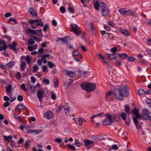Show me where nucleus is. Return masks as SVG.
Listing matches in <instances>:
<instances>
[{
	"label": "nucleus",
	"instance_id": "1",
	"mask_svg": "<svg viewBox=\"0 0 151 151\" xmlns=\"http://www.w3.org/2000/svg\"><path fill=\"white\" fill-rule=\"evenodd\" d=\"M128 87L126 85L121 86L119 89L115 90L114 94L119 101H122L124 97H127L129 94Z\"/></svg>",
	"mask_w": 151,
	"mask_h": 151
},
{
	"label": "nucleus",
	"instance_id": "2",
	"mask_svg": "<svg viewBox=\"0 0 151 151\" xmlns=\"http://www.w3.org/2000/svg\"><path fill=\"white\" fill-rule=\"evenodd\" d=\"M81 86L82 89L88 92L93 91L96 88V84L94 83L83 82L81 84Z\"/></svg>",
	"mask_w": 151,
	"mask_h": 151
},
{
	"label": "nucleus",
	"instance_id": "3",
	"mask_svg": "<svg viewBox=\"0 0 151 151\" xmlns=\"http://www.w3.org/2000/svg\"><path fill=\"white\" fill-rule=\"evenodd\" d=\"M115 120L114 117H112L110 114H107L106 115V119L102 121V124L105 126L110 125L114 122Z\"/></svg>",
	"mask_w": 151,
	"mask_h": 151
},
{
	"label": "nucleus",
	"instance_id": "4",
	"mask_svg": "<svg viewBox=\"0 0 151 151\" xmlns=\"http://www.w3.org/2000/svg\"><path fill=\"white\" fill-rule=\"evenodd\" d=\"M94 7L96 9H99L100 8L101 9H108V8L104 2H100L99 3L98 1L95 2Z\"/></svg>",
	"mask_w": 151,
	"mask_h": 151
},
{
	"label": "nucleus",
	"instance_id": "5",
	"mask_svg": "<svg viewBox=\"0 0 151 151\" xmlns=\"http://www.w3.org/2000/svg\"><path fill=\"white\" fill-rule=\"evenodd\" d=\"M24 109L27 110L24 105L22 104H19L17 106L15 109V111L20 114L21 113L22 110L23 111Z\"/></svg>",
	"mask_w": 151,
	"mask_h": 151
},
{
	"label": "nucleus",
	"instance_id": "6",
	"mask_svg": "<svg viewBox=\"0 0 151 151\" xmlns=\"http://www.w3.org/2000/svg\"><path fill=\"white\" fill-rule=\"evenodd\" d=\"M84 143L86 148L87 150H89L93 146V142L89 140L86 139L84 141Z\"/></svg>",
	"mask_w": 151,
	"mask_h": 151
},
{
	"label": "nucleus",
	"instance_id": "7",
	"mask_svg": "<svg viewBox=\"0 0 151 151\" xmlns=\"http://www.w3.org/2000/svg\"><path fill=\"white\" fill-rule=\"evenodd\" d=\"M119 12L121 14L123 15H127L129 16L133 15L134 14V12L129 11L119 10Z\"/></svg>",
	"mask_w": 151,
	"mask_h": 151
},
{
	"label": "nucleus",
	"instance_id": "8",
	"mask_svg": "<svg viewBox=\"0 0 151 151\" xmlns=\"http://www.w3.org/2000/svg\"><path fill=\"white\" fill-rule=\"evenodd\" d=\"M17 46V45L15 42H13L12 44H9L8 47H9L10 48L15 52L17 53V50L16 49Z\"/></svg>",
	"mask_w": 151,
	"mask_h": 151
},
{
	"label": "nucleus",
	"instance_id": "9",
	"mask_svg": "<svg viewBox=\"0 0 151 151\" xmlns=\"http://www.w3.org/2000/svg\"><path fill=\"white\" fill-rule=\"evenodd\" d=\"M70 26L71 27V29L72 31L74 32L76 35H79L81 34L80 32L78 29L77 25H76V27H74L73 26L72 24H71Z\"/></svg>",
	"mask_w": 151,
	"mask_h": 151
},
{
	"label": "nucleus",
	"instance_id": "10",
	"mask_svg": "<svg viewBox=\"0 0 151 151\" xmlns=\"http://www.w3.org/2000/svg\"><path fill=\"white\" fill-rule=\"evenodd\" d=\"M30 22L31 24H33L34 22H35L37 26H42L44 25L43 22L40 21L39 19L33 20L30 21Z\"/></svg>",
	"mask_w": 151,
	"mask_h": 151
},
{
	"label": "nucleus",
	"instance_id": "11",
	"mask_svg": "<svg viewBox=\"0 0 151 151\" xmlns=\"http://www.w3.org/2000/svg\"><path fill=\"white\" fill-rule=\"evenodd\" d=\"M142 117L143 118V116L145 117L150 116L151 114L149 111L147 109H145L142 110Z\"/></svg>",
	"mask_w": 151,
	"mask_h": 151
},
{
	"label": "nucleus",
	"instance_id": "12",
	"mask_svg": "<svg viewBox=\"0 0 151 151\" xmlns=\"http://www.w3.org/2000/svg\"><path fill=\"white\" fill-rule=\"evenodd\" d=\"M44 116L48 119H52L53 117L52 114L50 111L47 112L45 114Z\"/></svg>",
	"mask_w": 151,
	"mask_h": 151
},
{
	"label": "nucleus",
	"instance_id": "13",
	"mask_svg": "<svg viewBox=\"0 0 151 151\" xmlns=\"http://www.w3.org/2000/svg\"><path fill=\"white\" fill-rule=\"evenodd\" d=\"M65 74L68 76L71 77H74L76 76V74L73 71H70L66 70Z\"/></svg>",
	"mask_w": 151,
	"mask_h": 151
},
{
	"label": "nucleus",
	"instance_id": "14",
	"mask_svg": "<svg viewBox=\"0 0 151 151\" xmlns=\"http://www.w3.org/2000/svg\"><path fill=\"white\" fill-rule=\"evenodd\" d=\"M87 25L88 27L90 28V31L92 32L93 34H95L96 32L94 30V27L91 22H89L87 24Z\"/></svg>",
	"mask_w": 151,
	"mask_h": 151
},
{
	"label": "nucleus",
	"instance_id": "15",
	"mask_svg": "<svg viewBox=\"0 0 151 151\" xmlns=\"http://www.w3.org/2000/svg\"><path fill=\"white\" fill-rule=\"evenodd\" d=\"M109 55L107 57V58L108 60H112L113 59H116L117 58V56L116 55L113 53V54H107Z\"/></svg>",
	"mask_w": 151,
	"mask_h": 151
},
{
	"label": "nucleus",
	"instance_id": "16",
	"mask_svg": "<svg viewBox=\"0 0 151 151\" xmlns=\"http://www.w3.org/2000/svg\"><path fill=\"white\" fill-rule=\"evenodd\" d=\"M14 62L12 61H11L10 62L7 64L5 65V67L7 68H12L14 65Z\"/></svg>",
	"mask_w": 151,
	"mask_h": 151
},
{
	"label": "nucleus",
	"instance_id": "17",
	"mask_svg": "<svg viewBox=\"0 0 151 151\" xmlns=\"http://www.w3.org/2000/svg\"><path fill=\"white\" fill-rule=\"evenodd\" d=\"M119 31L123 35L127 37H129V34L127 30L124 29H121Z\"/></svg>",
	"mask_w": 151,
	"mask_h": 151
},
{
	"label": "nucleus",
	"instance_id": "18",
	"mask_svg": "<svg viewBox=\"0 0 151 151\" xmlns=\"http://www.w3.org/2000/svg\"><path fill=\"white\" fill-rule=\"evenodd\" d=\"M118 55L120 57V59L124 60L128 57V55L125 53L118 54Z\"/></svg>",
	"mask_w": 151,
	"mask_h": 151
},
{
	"label": "nucleus",
	"instance_id": "19",
	"mask_svg": "<svg viewBox=\"0 0 151 151\" xmlns=\"http://www.w3.org/2000/svg\"><path fill=\"white\" fill-rule=\"evenodd\" d=\"M104 114V112L100 113L96 115H94L91 116L90 117V119H91L92 122H95V121L93 120V119L94 118H95L97 116H101Z\"/></svg>",
	"mask_w": 151,
	"mask_h": 151
},
{
	"label": "nucleus",
	"instance_id": "20",
	"mask_svg": "<svg viewBox=\"0 0 151 151\" xmlns=\"http://www.w3.org/2000/svg\"><path fill=\"white\" fill-rule=\"evenodd\" d=\"M44 93V91L39 90L37 91V97L39 99H41L42 98L43 94Z\"/></svg>",
	"mask_w": 151,
	"mask_h": 151
},
{
	"label": "nucleus",
	"instance_id": "21",
	"mask_svg": "<svg viewBox=\"0 0 151 151\" xmlns=\"http://www.w3.org/2000/svg\"><path fill=\"white\" fill-rule=\"evenodd\" d=\"M28 12L33 17H36L37 18L38 17V16L35 10H28Z\"/></svg>",
	"mask_w": 151,
	"mask_h": 151
},
{
	"label": "nucleus",
	"instance_id": "22",
	"mask_svg": "<svg viewBox=\"0 0 151 151\" xmlns=\"http://www.w3.org/2000/svg\"><path fill=\"white\" fill-rule=\"evenodd\" d=\"M26 67V63L24 62H22L21 63L20 70L22 71H23L25 69Z\"/></svg>",
	"mask_w": 151,
	"mask_h": 151
},
{
	"label": "nucleus",
	"instance_id": "23",
	"mask_svg": "<svg viewBox=\"0 0 151 151\" xmlns=\"http://www.w3.org/2000/svg\"><path fill=\"white\" fill-rule=\"evenodd\" d=\"M68 6L66 8V6H62L60 8V9H73L72 7H70V6L69 4H67Z\"/></svg>",
	"mask_w": 151,
	"mask_h": 151
},
{
	"label": "nucleus",
	"instance_id": "24",
	"mask_svg": "<svg viewBox=\"0 0 151 151\" xmlns=\"http://www.w3.org/2000/svg\"><path fill=\"white\" fill-rule=\"evenodd\" d=\"M77 71L79 73L82 74H85L86 73H89L88 71H83L81 68H79Z\"/></svg>",
	"mask_w": 151,
	"mask_h": 151
},
{
	"label": "nucleus",
	"instance_id": "25",
	"mask_svg": "<svg viewBox=\"0 0 151 151\" xmlns=\"http://www.w3.org/2000/svg\"><path fill=\"white\" fill-rule=\"evenodd\" d=\"M33 20L30 19L28 20V22L29 23L31 27L33 29H35L37 27V25L35 22H34L33 24H31L30 23V21Z\"/></svg>",
	"mask_w": 151,
	"mask_h": 151
},
{
	"label": "nucleus",
	"instance_id": "26",
	"mask_svg": "<svg viewBox=\"0 0 151 151\" xmlns=\"http://www.w3.org/2000/svg\"><path fill=\"white\" fill-rule=\"evenodd\" d=\"M109 10H102L101 12L102 15L104 16H106L109 13Z\"/></svg>",
	"mask_w": 151,
	"mask_h": 151
},
{
	"label": "nucleus",
	"instance_id": "27",
	"mask_svg": "<svg viewBox=\"0 0 151 151\" xmlns=\"http://www.w3.org/2000/svg\"><path fill=\"white\" fill-rule=\"evenodd\" d=\"M4 138V140L5 141H10V139H12L13 137L12 136L9 135L8 137H7L6 136L4 135L3 136Z\"/></svg>",
	"mask_w": 151,
	"mask_h": 151
},
{
	"label": "nucleus",
	"instance_id": "28",
	"mask_svg": "<svg viewBox=\"0 0 151 151\" xmlns=\"http://www.w3.org/2000/svg\"><path fill=\"white\" fill-rule=\"evenodd\" d=\"M12 86L9 85L6 88V91L7 92L10 93L12 91Z\"/></svg>",
	"mask_w": 151,
	"mask_h": 151
},
{
	"label": "nucleus",
	"instance_id": "29",
	"mask_svg": "<svg viewBox=\"0 0 151 151\" xmlns=\"http://www.w3.org/2000/svg\"><path fill=\"white\" fill-rule=\"evenodd\" d=\"M30 142V141L29 140V139H28L26 141L25 143L24 144V147L26 149H27L29 147V143Z\"/></svg>",
	"mask_w": 151,
	"mask_h": 151
},
{
	"label": "nucleus",
	"instance_id": "30",
	"mask_svg": "<svg viewBox=\"0 0 151 151\" xmlns=\"http://www.w3.org/2000/svg\"><path fill=\"white\" fill-rule=\"evenodd\" d=\"M75 143L76 145L78 147H80L83 145V144L79 142L78 139L75 140Z\"/></svg>",
	"mask_w": 151,
	"mask_h": 151
},
{
	"label": "nucleus",
	"instance_id": "31",
	"mask_svg": "<svg viewBox=\"0 0 151 151\" xmlns=\"http://www.w3.org/2000/svg\"><path fill=\"white\" fill-rule=\"evenodd\" d=\"M42 131L41 129H39V130H32V134H33V135H36L38 133H40Z\"/></svg>",
	"mask_w": 151,
	"mask_h": 151
},
{
	"label": "nucleus",
	"instance_id": "32",
	"mask_svg": "<svg viewBox=\"0 0 151 151\" xmlns=\"http://www.w3.org/2000/svg\"><path fill=\"white\" fill-rule=\"evenodd\" d=\"M36 30H34L31 29H29L27 31V32H30L32 34L34 35L36 34H37V32H36Z\"/></svg>",
	"mask_w": 151,
	"mask_h": 151
},
{
	"label": "nucleus",
	"instance_id": "33",
	"mask_svg": "<svg viewBox=\"0 0 151 151\" xmlns=\"http://www.w3.org/2000/svg\"><path fill=\"white\" fill-rule=\"evenodd\" d=\"M15 77L17 79H21L22 77V75L21 73L19 72H18L15 75Z\"/></svg>",
	"mask_w": 151,
	"mask_h": 151
},
{
	"label": "nucleus",
	"instance_id": "34",
	"mask_svg": "<svg viewBox=\"0 0 151 151\" xmlns=\"http://www.w3.org/2000/svg\"><path fill=\"white\" fill-rule=\"evenodd\" d=\"M12 21H13L14 22L15 24H16L17 23V20L14 18H10L8 21V23H9Z\"/></svg>",
	"mask_w": 151,
	"mask_h": 151
},
{
	"label": "nucleus",
	"instance_id": "35",
	"mask_svg": "<svg viewBox=\"0 0 151 151\" xmlns=\"http://www.w3.org/2000/svg\"><path fill=\"white\" fill-rule=\"evenodd\" d=\"M125 111L128 114H130V109L129 107L127 105H126L125 106Z\"/></svg>",
	"mask_w": 151,
	"mask_h": 151
},
{
	"label": "nucleus",
	"instance_id": "36",
	"mask_svg": "<svg viewBox=\"0 0 151 151\" xmlns=\"http://www.w3.org/2000/svg\"><path fill=\"white\" fill-rule=\"evenodd\" d=\"M145 93L146 91L143 89H141L139 90L138 94L140 95H143Z\"/></svg>",
	"mask_w": 151,
	"mask_h": 151
},
{
	"label": "nucleus",
	"instance_id": "37",
	"mask_svg": "<svg viewBox=\"0 0 151 151\" xmlns=\"http://www.w3.org/2000/svg\"><path fill=\"white\" fill-rule=\"evenodd\" d=\"M122 119L124 121L126 119L127 116L126 114L124 113H122L120 115Z\"/></svg>",
	"mask_w": 151,
	"mask_h": 151
},
{
	"label": "nucleus",
	"instance_id": "38",
	"mask_svg": "<svg viewBox=\"0 0 151 151\" xmlns=\"http://www.w3.org/2000/svg\"><path fill=\"white\" fill-rule=\"evenodd\" d=\"M7 46L6 45H4L3 46H1L0 45V51H2L3 50H5L7 48Z\"/></svg>",
	"mask_w": 151,
	"mask_h": 151
},
{
	"label": "nucleus",
	"instance_id": "39",
	"mask_svg": "<svg viewBox=\"0 0 151 151\" xmlns=\"http://www.w3.org/2000/svg\"><path fill=\"white\" fill-rule=\"evenodd\" d=\"M20 87L21 89L23 90L24 91H27V88H26L25 84H23L20 86Z\"/></svg>",
	"mask_w": 151,
	"mask_h": 151
},
{
	"label": "nucleus",
	"instance_id": "40",
	"mask_svg": "<svg viewBox=\"0 0 151 151\" xmlns=\"http://www.w3.org/2000/svg\"><path fill=\"white\" fill-rule=\"evenodd\" d=\"M37 86L34 87H31V88L30 89L32 92L33 94H35V93L36 89L35 88H36Z\"/></svg>",
	"mask_w": 151,
	"mask_h": 151
},
{
	"label": "nucleus",
	"instance_id": "41",
	"mask_svg": "<svg viewBox=\"0 0 151 151\" xmlns=\"http://www.w3.org/2000/svg\"><path fill=\"white\" fill-rule=\"evenodd\" d=\"M29 44V45H32L35 43V42L32 38H30L28 41Z\"/></svg>",
	"mask_w": 151,
	"mask_h": 151
},
{
	"label": "nucleus",
	"instance_id": "42",
	"mask_svg": "<svg viewBox=\"0 0 151 151\" xmlns=\"http://www.w3.org/2000/svg\"><path fill=\"white\" fill-rule=\"evenodd\" d=\"M127 59L129 61L132 62L135 60V57H128Z\"/></svg>",
	"mask_w": 151,
	"mask_h": 151
},
{
	"label": "nucleus",
	"instance_id": "43",
	"mask_svg": "<svg viewBox=\"0 0 151 151\" xmlns=\"http://www.w3.org/2000/svg\"><path fill=\"white\" fill-rule=\"evenodd\" d=\"M36 31H37L38 32H37V35L39 36H41L42 34V30L41 29H40L39 30H37Z\"/></svg>",
	"mask_w": 151,
	"mask_h": 151
},
{
	"label": "nucleus",
	"instance_id": "44",
	"mask_svg": "<svg viewBox=\"0 0 151 151\" xmlns=\"http://www.w3.org/2000/svg\"><path fill=\"white\" fill-rule=\"evenodd\" d=\"M48 66L50 68H52L54 66V64L51 61L48 62Z\"/></svg>",
	"mask_w": 151,
	"mask_h": 151
},
{
	"label": "nucleus",
	"instance_id": "45",
	"mask_svg": "<svg viewBox=\"0 0 151 151\" xmlns=\"http://www.w3.org/2000/svg\"><path fill=\"white\" fill-rule=\"evenodd\" d=\"M14 118L17 119L19 122H21L22 121L21 118L19 116H18L17 114H14Z\"/></svg>",
	"mask_w": 151,
	"mask_h": 151
},
{
	"label": "nucleus",
	"instance_id": "46",
	"mask_svg": "<svg viewBox=\"0 0 151 151\" xmlns=\"http://www.w3.org/2000/svg\"><path fill=\"white\" fill-rule=\"evenodd\" d=\"M68 38V36L65 37L64 38H58V39L60 40H61L62 42H66V38Z\"/></svg>",
	"mask_w": 151,
	"mask_h": 151
},
{
	"label": "nucleus",
	"instance_id": "47",
	"mask_svg": "<svg viewBox=\"0 0 151 151\" xmlns=\"http://www.w3.org/2000/svg\"><path fill=\"white\" fill-rule=\"evenodd\" d=\"M115 64L117 66H120L122 65L121 62L118 60H116Z\"/></svg>",
	"mask_w": 151,
	"mask_h": 151
},
{
	"label": "nucleus",
	"instance_id": "48",
	"mask_svg": "<svg viewBox=\"0 0 151 151\" xmlns=\"http://www.w3.org/2000/svg\"><path fill=\"white\" fill-rule=\"evenodd\" d=\"M79 54V52L78 50H74L73 52V55L74 56L78 55Z\"/></svg>",
	"mask_w": 151,
	"mask_h": 151
},
{
	"label": "nucleus",
	"instance_id": "49",
	"mask_svg": "<svg viewBox=\"0 0 151 151\" xmlns=\"http://www.w3.org/2000/svg\"><path fill=\"white\" fill-rule=\"evenodd\" d=\"M38 65H36V64H35V66H34L33 67V72H35L37 71L38 70Z\"/></svg>",
	"mask_w": 151,
	"mask_h": 151
},
{
	"label": "nucleus",
	"instance_id": "50",
	"mask_svg": "<svg viewBox=\"0 0 151 151\" xmlns=\"http://www.w3.org/2000/svg\"><path fill=\"white\" fill-rule=\"evenodd\" d=\"M50 56L49 54H47L46 55H42L41 59L42 60H44V59H45L46 58H47L49 57Z\"/></svg>",
	"mask_w": 151,
	"mask_h": 151
},
{
	"label": "nucleus",
	"instance_id": "51",
	"mask_svg": "<svg viewBox=\"0 0 151 151\" xmlns=\"http://www.w3.org/2000/svg\"><path fill=\"white\" fill-rule=\"evenodd\" d=\"M67 146L69 148H70L72 150H75V147L74 146L71 145L67 144Z\"/></svg>",
	"mask_w": 151,
	"mask_h": 151
},
{
	"label": "nucleus",
	"instance_id": "52",
	"mask_svg": "<svg viewBox=\"0 0 151 151\" xmlns=\"http://www.w3.org/2000/svg\"><path fill=\"white\" fill-rule=\"evenodd\" d=\"M42 70L43 72H45L47 71V67L46 65H44L42 67Z\"/></svg>",
	"mask_w": 151,
	"mask_h": 151
},
{
	"label": "nucleus",
	"instance_id": "53",
	"mask_svg": "<svg viewBox=\"0 0 151 151\" xmlns=\"http://www.w3.org/2000/svg\"><path fill=\"white\" fill-rule=\"evenodd\" d=\"M143 118L145 120H147V119H149L151 121V114H150V116H148L145 117L144 116H143Z\"/></svg>",
	"mask_w": 151,
	"mask_h": 151
},
{
	"label": "nucleus",
	"instance_id": "54",
	"mask_svg": "<svg viewBox=\"0 0 151 151\" xmlns=\"http://www.w3.org/2000/svg\"><path fill=\"white\" fill-rule=\"evenodd\" d=\"M132 113H133V115H135L138 113V111H137V109L136 108H134L133 109V111L131 112Z\"/></svg>",
	"mask_w": 151,
	"mask_h": 151
},
{
	"label": "nucleus",
	"instance_id": "55",
	"mask_svg": "<svg viewBox=\"0 0 151 151\" xmlns=\"http://www.w3.org/2000/svg\"><path fill=\"white\" fill-rule=\"evenodd\" d=\"M133 119L134 121V122L135 124V125L136 126L138 124V121L136 118L135 117H133Z\"/></svg>",
	"mask_w": 151,
	"mask_h": 151
},
{
	"label": "nucleus",
	"instance_id": "56",
	"mask_svg": "<svg viewBox=\"0 0 151 151\" xmlns=\"http://www.w3.org/2000/svg\"><path fill=\"white\" fill-rule=\"evenodd\" d=\"M26 60H27V63L28 64H30L31 62V59H30L29 56L27 55L26 57Z\"/></svg>",
	"mask_w": 151,
	"mask_h": 151
},
{
	"label": "nucleus",
	"instance_id": "57",
	"mask_svg": "<svg viewBox=\"0 0 151 151\" xmlns=\"http://www.w3.org/2000/svg\"><path fill=\"white\" fill-rule=\"evenodd\" d=\"M43 82L47 85H48L50 83L48 79H44L43 80Z\"/></svg>",
	"mask_w": 151,
	"mask_h": 151
},
{
	"label": "nucleus",
	"instance_id": "58",
	"mask_svg": "<svg viewBox=\"0 0 151 151\" xmlns=\"http://www.w3.org/2000/svg\"><path fill=\"white\" fill-rule=\"evenodd\" d=\"M23 99V97L22 96L19 95L17 97V100L19 101H22Z\"/></svg>",
	"mask_w": 151,
	"mask_h": 151
},
{
	"label": "nucleus",
	"instance_id": "59",
	"mask_svg": "<svg viewBox=\"0 0 151 151\" xmlns=\"http://www.w3.org/2000/svg\"><path fill=\"white\" fill-rule=\"evenodd\" d=\"M117 49V48L116 47H114L113 48H111V51L112 52L114 53L116 52Z\"/></svg>",
	"mask_w": 151,
	"mask_h": 151
},
{
	"label": "nucleus",
	"instance_id": "60",
	"mask_svg": "<svg viewBox=\"0 0 151 151\" xmlns=\"http://www.w3.org/2000/svg\"><path fill=\"white\" fill-rule=\"evenodd\" d=\"M55 141L58 143L59 144L62 141V139L58 138H56L55 139Z\"/></svg>",
	"mask_w": 151,
	"mask_h": 151
},
{
	"label": "nucleus",
	"instance_id": "61",
	"mask_svg": "<svg viewBox=\"0 0 151 151\" xmlns=\"http://www.w3.org/2000/svg\"><path fill=\"white\" fill-rule=\"evenodd\" d=\"M49 28L47 24H46L43 28V30L45 31H46L47 29Z\"/></svg>",
	"mask_w": 151,
	"mask_h": 151
},
{
	"label": "nucleus",
	"instance_id": "62",
	"mask_svg": "<svg viewBox=\"0 0 151 151\" xmlns=\"http://www.w3.org/2000/svg\"><path fill=\"white\" fill-rule=\"evenodd\" d=\"M51 97L53 100H55L56 99L55 94L54 93H52V94Z\"/></svg>",
	"mask_w": 151,
	"mask_h": 151
},
{
	"label": "nucleus",
	"instance_id": "63",
	"mask_svg": "<svg viewBox=\"0 0 151 151\" xmlns=\"http://www.w3.org/2000/svg\"><path fill=\"white\" fill-rule=\"evenodd\" d=\"M12 14L11 13L9 12H7L5 14V16L7 18L11 16Z\"/></svg>",
	"mask_w": 151,
	"mask_h": 151
},
{
	"label": "nucleus",
	"instance_id": "64",
	"mask_svg": "<svg viewBox=\"0 0 151 151\" xmlns=\"http://www.w3.org/2000/svg\"><path fill=\"white\" fill-rule=\"evenodd\" d=\"M32 150L33 151H43V150L41 149H39L37 150L35 147H33L32 148Z\"/></svg>",
	"mask_w": 151,
	"mask_h": 151
}]
</instances>
